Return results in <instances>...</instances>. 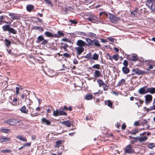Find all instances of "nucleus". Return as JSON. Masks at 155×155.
Returning <instances> with one entry per match:
<instances>
[{"instance_id":"5fc2aeb1","label":"nucleus","mask_w":155,"mask_h":155,"mask_svg":"<svg viewBox=\"0 0 155 155\" xmlns=\"http://www.w3.org/2000/svg\"><path fill=\"white\" fill-rule=\"evenodd\" d=\"M139 132V131L135 130L133 131H131L130 132V133L131 134L134 135L138 133Z\"/></svg>"},{"instance_id":"8fccbe9b","label":"nucleus","mask_w":155,"mask_h":155,"mask_svg":"<svg viewBox=\"0 0 155 155\" xmlns=\"http://www.w3.org/2000/svg\"><path fill=\"white\" fill-rule=\"evenodd\" d=\"M20 89V88L19 87H16V94L17 95H18L19 93V90Z\"/></svg>"},{"instance_id":"ddd939ff","label":"nucleus","mask_w":155,"mask_h":155,"mask_svg":"<svg viewBox=\"0 0 155 155\" xmlns=\"http://www.w3.org/2000/svg\"><path fill=\"white\" fill-rule=\"evenodd\" d=\"M94 76L95 78H97L99 77H102V75L100 71L95 70L94 73Z\"/></svg>"},{"instance_id":"4468645a","label":"nucleus","mask_w":155,"mask_h":155,"mask_svg":"<svg viewBox=\"0 0 155 155\" xmlns=\"http://www.w3.org/2000/svg\"><path fill=\"white\" fill-rule=\"evenodd\" d=\"M41 120L42 124H46L47 125H50L51 123L50 121L48 120L45 118H42Z\"/></svg>"},{"instance_id":"412c9836","label":"nucleus","mask_w":155,"mask_h":155,"mask_svg":"<svg viewBox=\"0 0 155 155\" xmlns=\"http://www.w3.org/2000/svg\"><path fill=\"white\" fill-rule=\"evenodd\" d=\"M145 62L147 64H148L149 65V69H147V70H149V69H152L153 68V66L151 64V63L152 62V61L151 60H148L146 61Z\"/></svg>"},{"instance_id":"09e8293b","label":"nucleus","mask_w":155,"mask_h":155,"mask_svg":"<svg viewBox=\"0 0 155 155\" xmlns=\"http://www.w3.org/2000/svg\"><path fill=\"white\" fill-rule=\"evenodd\" d=\"M103 90L104 91H107L108 90V87L106 84H105L103 86Z\"/></svg>"},{"instance_id":"a19ab883","label":"nucleus","mask_w":155,"mask_h":155,"mask_svg":"<svg viewBox=\"0 0 155 155\" xmlns=\"http://www.w3.org/2000/svg\"><path fill=\"white\" fill-rule=\"evenodd\" d=\"M11 138L9 137H5L3 136V142H5L7 141H10L11 140Z\"/></svg>"},{"instance_id":"49530a36","label":"nucleus","mask_w":155,"mask_h":155,"mask_svg":"<svg viewBox=\"0 0 155 155\" xmlns=\"http://www.w3.org/2000/svg\"><path fill=\"white\" fill-rule=\"evenodd\" d=\"M21 97L22 99L25 98V100L26 99H28V98L27 97V96L26 95H25L24 94H22L21 95Z\"/></svg>"},{"instance_id":"6ab92c4d","label":"nucleus","mask_w":155,"mask_h":155,"mask_svg":"<svg viewBox=\"0 0 155 155\" xmlns=\"http://www.w3.org/2000/svg\"><path fill=\"white\" fill-rule=\"evenodd\" d=\"M34 8V6L31 5H28L26 6L27 10L29 12H31Z\"/></svg>"},{"instance_id":"f8f14e48","label":"nucleus","mask_w":155,"mask_h":155,"mask_svg":"<svg viewBox=\"0 0 155 155\" xmlns=\"http://www.w3.org/2000/svg\"><path fill=\"white\" fill-rule=\"evenodd\" d=\"M82 38L85 39L86 41L87 42V46H90V45H93V40H91V39L88 38H85L84 37H82Z\"/></svg>"},{"instance_id":"e2e57ef3","label":"nucleus","mask_w":155,"mask_h":155,"mask_svg":"<svg viewBox=\"0 0 155 155\" xmlns=\"http://www.w3.org/2000/svg\"><path fill=\"white\" fill-rule=\"evenodd\" d=\"M8 23L7 21L0 20V25H2L3 23Z\"/></svg>"},{"instance_id":"13d9d810","label":"nucleus","mask_w":155,"mask_h":155,"mask_svg":"<svg viewBox=\"0 0 155 155\" xmlns=\"http://www.w3.org/2000/svg\"><path fill=\"white\" fill-rule=\"evenodd\" d=\"M70 22L71 23V24H76L77 23V21H74V20H69Z\"/></svg>"},{"instance_id":"58836bf2","label":"nucleus","mask_w":155,"mask_h":155,"mask_svg":"<svg viewBox=\"0 0 155 155\" xmlns=\"http://www.w3.org/2000/svg\"><path fill=\"white\" fill-rule=\"evenodd\" d=\"M0 131L4 133H7L9 132L10 130L8 129H1Z\"/></svg>"},{"instance_id":"aec40b11","label":"nucleus","mask_w":155,"mask_h":155,"mask_svg":"<svg viewBox=\"0 0 155 155\" xmlns=\"http://www.w3.org/2000/svg\"><path fill=\"white\" fill-rule=\"evenodd\" d=\"M122 71L125 74H127L130 71L129 69L126 66H124L122 68Z\"/></svg>"},{"instance_id":"f03ea898","label":"nucleus","mask_w":155,"mask_h":155,"mask_svg":"<svg viewBox=\"0 0 155 155\" xmlns=\"http://www.w3.org/2000/svg\"><path fill=\"white\" fill-rule=\"evenodd\" d=\"M4 122L9 124L10 125L16 126L21 125V124H22L21 120L15 119H11L7 120L5 121Z\"/></svg>"},{"instance_id":"680f3d73","label":"nucleus","mask_w":155,"mask_h":155,"mask_svg":"<svg viewBox=\"0 0 155 155\" xmlns=\"http://www.w3.org/2000/svg\"><path fill=\"white\" fill-rule=\"evenodd\" d=\"M58 34L61 36H63L64 35V33L61 31H58Z\"/></svg>"},{"instance_id":"4be33fe9","label":"nucleus","mask_w":155,"mask_h":155,"mask_svg":"<svg viewBox=\"0 0 155 155\" xmlns=\"http://www.w3.org/2000/svg\"><path fill=\"white\" fill-rule=\"evenodd\" d=\"M21 111L22 113L25 114H27L28 112V110L26 109V107L25 106H23L21 108Z\"/></svg>"},{"instance_id":"dca6fc26","label":"nucleus","mask_w":155,"mask_h":155,"mask_svg":"<svg viewBox=\"0 0 155 155\" xmlns=\"http://www.w3.org/2000/svg\"><path fill=\"white\" fill-rule=\"evenodd\" d=\"M61 123L67 127H71V122L70 121H69L68 120H67V121H65L63 122H61Z\"/></svg>"},{"instance_id":"7ed1b4c3","label":"nucleus","mask_w":155,"mask_h":155,"mask_svg":"<svg viewBox=\"0 0 155 155\" xmlns=\"http://www.w3.org/2000/svg\"><path fill=\"white\" fill-rule=\"evenodd\" d=\"M78 34L81 35L85 36L87 37H90L91 38H96L97 35L91 32H87L85 33L84 32H79Z\"/></svg>"},{"instance_id":"cd10ccee","label":"nucleus","mask_w":155,"mask_h":155,"mask_svg":"<svg viewBox=\"0 0 155 155\" xmlns=\"http://www.w3.org/2000/svg\"><path fill=\"white\" fill-rule=\"evenodd\" d=\"M5 44L7 47H8L11 44L10 41L7 39H5L4 40Z\"/></svg>"},{"instance_id":"a18cd8bd","label":"nucleus","mask_w":155,"mask_h":155,"mask_svg":"<svg viewBox=\"0 0 155 155\" xmlns=\"http://www.w3.org/2000/svg\"><path fill=\"white\" fill-rule=\"evenodd\" d=\"M92 68L95 69H99L100 68V65L98 64H94L92 66Z\"/></svg>"},{"instance_id":"c756f323","label":"nucleus","mask_w":155,"mask_h":155,"mask_svg":"<svg viewBox=\"0 0 155 155\" xmlns=\"http://www.w3.org/2000/svg\"><path fill=\"white\" fill-rule=\"evenodd\" d=\"M16 138L22 141H23L26 142L27 141V140L26 138L23 137L22 136H18L16 137Z\"/></svg>"},{"instance_id":"f257e3e1","label":"nucleus","mask_w":155,"mask_h":155,"mask_svg":"<svg viewBox=\"0 0 155 155\" xmlns=\"http://www.w3.org/2000/svg\"><path fill=\"white\" fill-rule=\"evenodd\" d=\"M76 45L78 46L75 47L74 49L77 51L78 55H80L84 51V47L87 46V43L82 40L77 41Z\"/></svg>"},{"instance_id":"9b49d317","label":"nucleus","mask_w":155,"mask_h":155,"mask_svg":"<svg viewBox=\"0 0 155 155\" xmlns=\"http://www.w3.org/2000/svg\"><path fill=\"white\" fill-rule=\"evenodd\" d=\"M146 87V86H145L140 88L138 91V93L140 94H143L147 93V89L146 90L145 89Z\"/></svg>"},{"instance_id":"a878e982","label":"nucleus","mask_w":155,"mask_h":155,"mask_svg":"<svg viewBox=\"0 0 155 155\" xmlns=\"http://www.w3.org/2000/svg\"><path fill=\"white\" fill-rule=\"evenodd\" d=\"M9 33H12L13 34H15L17 33L16 31L12 28L10 27L9 29Z\"/></svg>"},{"instance_id":"de8ad7c7","label":"nucleus","mask_w":155,"mask_h":155,"mask_svg":"<svg viewBox=\"0 0 155 155\" xmlns=\"http://www.w3.org/2000/svg\"><path fill=\"white\" fill-rule=\"evenodd\" d=\"M1 152L3 153H5V152L9 153L11 152V150L8 149L3 150H1Z\"/></svg>"},{"instance_id":"7c9ffc66","label":"nucleus","mask_w":155,"mask_h":155,"mask_svg":"<svg viewBox=\"0 0 155 155\" xmlns=\"http://www.w3.org/2000/svg\"><path fill=\"white\" fill-rule=\"evenodd\" d=\"M61 44L62 45L61 47V49H62V48H63L65 50V51H66L67 50L66 48L68 46L67 44L66 43H63L62 42L61 43Z\"/></svg>"},{"instance_id":"e433bc0d","label":"nucleus","mask_w":155,"mask_h":155,"mask_svg":"<svg viewBox=\"0 0 155 155\" xmlns=\"http://www.w3.org/2000/svg\"><path fill=\"white\" fill-rule=\"evenodd\" d=\"M33 29L35 30H38L39 31H43V28L40 27L34 26L33 28Z\"/></svg>"},{"instance_id":"9d476101","label":"nucleus","mask_w":155,"mask_h":155,"mask_svg":"<svg viewBox=\"0 0 155 155\" xmlns=\"http://www.w3.org/2000/svg\"><path fill=\"white\" fill-rule=\"evenodd\" d=\"M145 103L146 104H149L151 101L153 97L150 94H147L145 96Z\"/></svg>"},{"instance_id":"20e7f679","label":"nucleus","mask_w":155,"mask_h":155,"mask_svg":"<svg viewBox=\"0 0 155 155\" xmlns=\"http://www.w3.org/2000/svg\"><path fill=\"white\" fill-rule=\"evenodd\" d=\"M108 18L111 22L114 24L117 23L120 20L119 18L115 16L114 15L110 13H109Z\"/></svg>"},{"instance_id":"69168bd1","label":"nucleus","mask_w":155,"mask_h":155,"mask_svg":"<svg viewBox=\"0 0 155 155\" xmlns=\"http://www.w3.org/2000/svg\"><path fill=\"white\" fill-rule=\"evenodd\" d=\"M3 136L0 137V142L1 143H2L3 142Z\"/></svg>"},{"instance_id":"bb28decb","label":"nucleus","mask_w":155,"mask_h":155,"mask_svg":"<svg viewBox=\"0 0 155 155\" xmlns=\"http://www.w3.org/2000/svg\"><path fill=\"white\" fill-rule=\"evenodd\" d=\"M10 28V27L9 25H5L2 26V28L3 29V31H8Z\"/></svg>"},{"instance_id":"4c0bfd02","label":"nucleus","mask_w":155,"mask_h":155,"mask_svg":"<svg viewBox=\"0 0 155 155\" xmlns=\"http://www.w3.org/2000/svg\"><path fill=\"white\" fill-rule=\"evenodd\" d=\"M61 140H58L56 142V144L55 146V147L58 148L59 147V146L61 144Z\"/></svg>"},{"instance_id":"0e129e2a","label":"nucleus","mask_w":155,"mask_h":155,"mask_svg":"<svg viewBox=\"0 0 155 155\" xmlns=\"http://www.w3.org/2000/svg\"><path fill=\"white\" fill-rule=\"evenodd\" d=\"M63 55L64 57L68 58L69 57V55L67 53H64L63 54Z\"/></svg>"},{"instance_id":"1a4fd4ad","label":"nucleus","mask_w":155,"mask_h":155,"mask_svg":"<svg viewBox=\"0 0 155 155\" xmlns=\"http://www.w3.org/2000/svg\"><path fill=\"white\" fill-rule=\"evenodd\" d=\"M133 73L132 74V75L137 74L140 75V74H143L145 72L140 70L137 68H135L132 70Z\"/></svg>"},{"instance_id":"6e6552de","label":"nucleus","mask_w":155,"mask_h":155,"mask_svg":"<svg viewBox=\"0 0 155 155\" xmlns=\"http://www.w3.org/2000/svg\"><path fill=\"white\" fill-rule=\"evenodd\" d=\"M128 59H130L133 61H136L138 59L137 55L135 54H131L127 56Z\"/></svg>"},{"instance_id":"2eb2a0df","label":"nucleus","mask_w":155,"mask_h":155,"mask_svg":"<svg viewBox=\"0 0 155 155\" xmlns=\"http://www.w3.org/2000/svg\"><path fill=\"white\" fill-rule=\"evenodd\" d=\"M147 93H149L151 94H153L155 93V88L150 87L147 89Z\"/></svg>"},{"instance_id":"338daca9","label":"nucleus","mask_w":155,"mask_h":155,"mask_svg":"<svg viewBox=\"0 0 155 155\" xmlns=\"http://www.w3.org/2000/svg\"><path fill=\"white\" fill-rule=\"evenodd\" d=\"M150 110H155V105H153V107H151L150 108Z\"/></svg>"},{"instance_id":"603ef678","label":"nucleus","mask_w":155,"mask_h":155,"mask_svg":"<svg viewBox=\"0 0 155 155\" xmlns=\"http://www.w3.org/2000/svg\"><path fill=\"white\" fill-rule=\"evenodd\" d=\"M42 42L41 43V44L43 45H45V44H47L48 42V41L47 40L44 39V40H43L42 41Z\"/></svg>"},{"instance_id":"864d4df0","label":"nucleus","mask_w":155,"mask_h":155,"mask_svg":"<svg viewBox=\"0 0 155 155\" xmlns=\"http://www.w3.org/2000/svg\"><path fill=\"white\" fill-rule=\"evenodd\" d=\"M123 64L124 66L127 67L128 65V62L126 60H124L123 62Z\"/></svg>"},{"instance_id":"473e14b6","label":"nucleus","mask_w":155,"mask_h":155,"mask_svg":"<svg viewBox=\"0 0 155 155\" xmlns=\"http://www.w3.org/2000/svg\"><path fill=\"white\" fill-rule=\"evenodd\" d=\"M105 104H106L108 106L110 107H111L112 106L113 104L109 100H108L107 101H105Z\"/></svg>"},{"instance_id":"37998d69","label":"nucleus","mask_w":155,"mask_h":155,"mask_svg":"<svg viewBox=\"0 0 155 155\" xmlns=\"http://www.w3.org/2000/svg\"><path fill=\"white\" fill-rule=\"evenodd\" d=\"M8 15L9 16H11L12 17V18L13 20L17 18V17L15 16V15L12 13H9Z\"/></svg>"},{"instance_id":"72a5a7b5","label":"nucleus","mask_w":155,"mask_h":155,"mask_svg":"<svg viewBox=\"0 0 155 155\" xmlns=\"http://www.w3.org/2000/svg\"><path fill=\"white\" fill-rule=\"evenodd\" d=\"M155 147V143H148L147 147L150 149H152Z\"/></svg>"},{"instance_id":"4d7b16f0","label":"nucleus","mask_w":155,"mask_h":155,"mask_svg":"<svg viewBox=\"0 0 155 155\" xmlns=\"http://www.w3.org/2000/svg\"><path fill=\"white\" fill-rule=\"evenodd\" d=\"M108 39L110 41L112 42H114V39L112 37H108Z\"/></svg>"},{"instance_id":"6e6d98bb","label":"nucleus","mask_w":155,"mask_h":155,"mask_svg":"<svg viewBox=\"0 0 155 155\" xmlns=\"http://www.w3.org/2000/svg\"><path fill=\"white\" fill-rule=\"evenodd\" d=\"M136 102H137L138 103H139L140 104L142 105L143 103V101L139 99L137 100V101Z\"/></svg>"},{"instance_id":"0eeeda50","label":"nucleus","mask_w":155,"mask_h":155,"mask_svg":"<svg viewBox=\"0 0 155 155\" xmlns=\"http://www.w3.org/2000/svg\"><path fill=\"white\" fill-rule=\"evenodd\" d=\"M134 152V150L132 149V147L130 144L127 146L124 149V153H132Z\"/></svg>"},{"instance_id":"f3484780","label":"nucleus","mask_w":155,"mask_h":155,"mask_svg":"<svg viewBox=\"0 0 155 155\" xmlns=\"http://www.w3.org/2000/svg\"><path fill=\"white\" fill-rule=\"evenodd\" d=\"M152 1L151 0L148 1L147 2L150 4L151 3V5L150 6V8L152 11H155V4L151 3Z\"/></svg>"},{"instance_id":"423d86ee","label":"nucleus","mask_w":155,"mask_h":155,"mask_svg":"<svg viewBox=\"0 0 155 155\" xmlns=\"http://www.w3.org/2000/svg\"><path fill=\"white\" fill-rule=\"evenodd\" d=\"M53 115L55 117H57L58 116L67 115V114L63 110L56 109V110H54Z\"/></svg>"},{"instance_id":"5701e85b","label":"nucleus","mask_w":155,"mask_h":155,"mask_svg":"<svg viewBox=\"0 0 155 155\" xmlns=\"http://www.w3.org/2000/svg\"><path fill=\"white\" fill-rule=\"evenodd\" d=\"M44 38L42 35H40L37 38L38 40L36 41V42L37 43H39L41 41L44 40Z\"/></svg>"},{"instance_id":"b1692460","label":"nucleus","mask_w":155,"mask_h":155,"mask_svg":"<svg viewBox=\"0 0 155 155\" xmlns=\"http://www.w3.org/2000/svg\"><path fill=\"white\" fill-rule=\"evenodd\" d=\"M147 139V137L144 136L143 137H139L138 139V141L140 142H142L146 140Z\"/></svg>"},{"instance_id":"774afa93","label":"nucleus","mask_w":155,"mask_h":155,"mask_svg":"<svg viewBox=\"0 0 155 155\" xmlns=\"http://www.w3.org/2000/svg\"><path fill=\"white\" fill-rule=\"evenodd\" d=\"M126 125L125 124H123L122 125V129L124 130L126 128Z\"/></svg>"},{"instance_id":"39448f33","label":"nucleus","mask_w":155,"mask_h":155,"mask_svg":"<svg viewBox=\"0 0 155 155\" xmlns=\"http://www.w3.org/2000/svg\"><path fill=\"white\" fill-rule=\"evenodd\" d=\"M87 20L93 23H98V22L101 21L100 19L93 15H91L90 16L87 18Z\"/></svg>"},{"instance_id":"3c124183","label":"nucleus","mask_w":155,"mask_h":155,"mask_svg":"<svg viewBox=\"0 0 155 155\" xmlns=\"http://www.w3.org/2000/svg\"><path fill=\"white\" fill-rule=\"evenodd\" d=\"M31 142H28L26 143H25L23 147H29L31 145Z\"/></svg>"},{"instance_id":"c03bdc74","label":"nucleus","mask_w":155,"mask_h":155,"mask_svg":"<svg viewBox=\"0 0 155 155\" xmlns=\"http://www.w3.org/2000/svg\"><path fill=\"white\" fill-rule=\"evenodd\" d=\"M113 59L116 61H117L118 59V55L115 54L114 55L112 56V59Z\"/></svg>"},{"instance_id":"bf43d9fd","label":"nucleus","mask_w":155,"mask_h":155,"mask_svg":"<svg viewBox=\"0 0 155 155\" xmlns=\"http://www.w3.org/2000/svg\"><path fill=\"white\" fill-rule=\"evenodd\" d=\"M74 64H77L78 63V61L76 58H74L73 61Z\"/></svg>"},{"instance_id":"052dcab7","label":"nucleus","mask_w":155,"mask_h":155,"mask_svg":"<svg viewBox=\"0 0 155 155\" xmlns=\"http://www.w3.org/2000/svg\"><path fill=\"white\" fill-rule=\"evenodd\" d=\"M46 3L50 5H52V3L51 1H50V0H48L46 2H45Z\"/></svg>"},{"instance_id":"393cba45","label":"nucleus","mask_w":155,"mask_h":155,"mask_svg":"<svg viewBox=\"0 0 155 155\" xmlns=\"http://www.w3.org/2000/svg\"><path fill=\"white\" fill-rule=\"evenodd\" d=\"M44 34L48 37H55L54 35H53L51 33L48 31H45L44 33Z\"/></svg>"},{"instance_id":"f704fd0d","label":"nucleus","mask_w":155,"mask_h":155,"mask_svg":"<svg viewBox=\"0 0 155 155\" xmlns=\"http://www.w3.org/2000/svg\"><path fill=\"white\" fill-rule=\"evenodd\" d=\"M93 96L92 94H90L86 95L85 97V98L87 100H91L92 99Z\"/></svg>"},{"instance_id":"79ce46f5","label":"nucleus","mask_w":155,"mask_h":155,"mask_svg":"<svg viewBox=\"0 0 155 155\" xmlns=\"http://www.w3.org/2000/svg\"><path fill=\"white\" fill-rule=\"evenodd\" d=\"M138 11L137 8H136L134 11L131 12V14L133 15H136L137 14V13Z\"/></svg>"},{"instance_id":"c9c22d12","label":"nucleus","mask_w":155,"mask_h":155,"mask_svg":"<svg viewBox=\"0 0 155 155\" xmlns=\"http://www.w3.org/2000/svg\"><path fill=\"white\" fill-rule=\"evenodd\" d=\"M84 57L89 60L92 59V57L91 54L90 53L87 54Z\"/></svg>"},{"instance_id":"a211bd4d","label":"nucleus","mask_w":155,"mask_h":155,"mask_svg":"<svg viewBox=\"0 0 155 155\" xmlns=\"http://www.w3.org/2000/svg\"><path fill=\"white\" fill-rule=\"evenodd\" d=\"M94 45L97 47H101L99 41L97 39H94L93 40V45Z\"/></svg>"},{"instance_id":"c85d7f7f","label":"nucleus","mask_w":155,"mask_h":155,"mask_svg":"<svg viewBox=\"0 0 155 155\" xmlns=\"http://www.w3.org/2000/svg\"><path fill=\"white\" fill-rule=\"evenodd\" d=\"M97 82L98 83L99 87H101L102 85H104L105 84L104 82L101 80L98 79L97 80Z\"/></svg>"},{"instance_id":"ea45409f","label":"nucleus","mask_w":155,"mask_h":155,"mask_svg":"<svg viewBox=\"0 0 155 155\" xmlns=\"http://www.w3.org/2000/svg\"><path fill=\"white\" fill-rule=\"evenodd\" d=\"M98 58V56L97 54L96 53L94 54L93 57H92V59L96 60H97Z\"/></svg>"},{"instance_id":"2f4dec72","label":"nucleus","mask_w":155,"mask_h":155,"mask_svg":"<svg viewBox=\"0 0 155 155\" xmlns=\"http://www.w3.org/2000/svg\"><path fill=\"white\" fill-rule=\"evenodd\" d=\"M125 80L124 79H122L118 82L117 84V86H120L123 85L125 83Z\"/></svg>"}]
</instances>
